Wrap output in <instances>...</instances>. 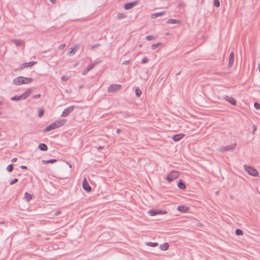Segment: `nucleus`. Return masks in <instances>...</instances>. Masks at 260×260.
Returning <instances> with one entry per match:
<instances>
[{
  "label": "nucleus",
  "mask_w": 260,
  "mask_h": 260,
  "mask_svg": "<svg viewBox=\"0 0 260 260\" xmlns=\"http://www.w3.org/2000/svg\"><path fill=\"white\" fill-rule=\"evenodd\" d=\"M99 63V62H94L93 63H91L90 64H89L87 68V70H88V71H90L91 70H92L98 63Z\"/></svg>",
  "instance_id": "nucleus-24"
},
{
  "label": "nucleus",
  "mask_w": 260,
  "mask_h": 260,
  "mask_svg": "<svg viewBox=\"0 0 260 260\" xmlns=\"http://www.w3.org/2000/svg\"><path fill=\"white\" fill-rule=\"evenodd\" d=\"M234 62V53L233 51H232L230 53V57H229V67L231 68L233 66Z\"/></svg>",
  "instance_id": "nucleus-9"
},
{
  "label": "nucleus",
  "mask_w": 260,
  "mask_h": 260,
  "mask_svg": "<svg viewBox=\"0 0 260 260\" xmlns=\"http://www.w3.org/2000/svg\"><path fill=\"white\" fill-rule=\"evenodd\" d=\"M121 87L120 84H113L108 87L107 91L108 92H114L120 90Z\"/></svg>",
  "instance_id": "nucleus-4"
},
{
  "label": "nucleus",
  "mask_w": 260,
  "mask_h": 260,
  "mask_svg": "<svg viewBox=\"0 0 260 260\" xmlns=\"http://www.w3.org/2000/svg\"><path fill=\"white\" fill-rule=\"evenodd\" d=\"M244 168L245 170L250 175L252 176H258V171L253 168V167H251L250 166H249L248 165H245L244 166Z\"/></svg>",
  "instance_id": "nucleus-2"
},
{
  "label": "nucleus",
  "mask_w": 260,
  "mask_h": 260,
  "mask_svg": "<svg viewBox=\"0 0 260 260\" xmlns=\"http://www.w3.org/2000/svg\"><path fill=\"white\" fill-rule=\"evenodd\" d=\"M160 45V43H156V44H154L152 45L151 49L152 50H154L156 48H157Z\"/></svg>",
  "instance_id": "nucleus-35"
},
{
  "label": "nucleus",
  "mask_w": 260,
  "mask_h": 260,
  "mask_svg": "<svg viewBox=\"0 0 260 260\" xmlns=\"http://www.w3.org/2000/svg\"><path fill=\"white\" fill-rule=\"evenodd\" d=\"M167 212L162 210H156V213L157 214H167Z\"/></svg>",
  "instance_id": "nucleus-32"
},
{
  "label": "nucleus",
  "mask_w": 260,
  "mask_h": 260,
  "mask_svg": "<svg viewBox=\"0 0 260 260\" xmlns=\"http://www.w3.org/2000/svg\"><path fill=\"white\" fill-rule=\"evenodd\" d=\"M74 106H71L67 108L64 109L63 111L61 116L62 117H67L74 110Z\"/></svg>",
  "instance_id": "nucleus-5"
},
{
  "label": "nucleus",
  "mask_w": 260,
  "mask_h": 260,
  "mask_svg": "<svg viewBox=\"0 0 260 260\" xmlns=\"http://www.w3.org/2000/svg\"><path fill=\"white\" fill-rule=\"evenodd\" d=\"M77 65V63H76L74 66H76Z\"/></svg>",
  "instance_id": "nucleus-59"
},
{
  "label": "nucleus",
  "mask_w": 260,
  "mask_h": 260,
  "mask_svg": "<svg viewBox=\"0 0 260 260\" xmlns=\"http://www.w3.org/2000/svg\"><path fill=\"white\" fill-rule=\"evenodd\" d=\"M80 47V44H77L75 45L74 47L70 48L71 51L69 52L70 54L74 55L75 54L76 52L78 51Z\"/></svg>",
  "instance_id": "nucleus-11"
},
{
  "label": "nucleus",
  "mask_w": 260,
  "mask_h": 260,
  "mask_svg": "<svg viewBox=\"0 0 260 260\" xmlns=\"http://www.w3.org/2000/svg\"><path fill=\"white\" fill-rule=\"evenodd\" d=\"M39 148L42 151H47L48 149L47 146L44 143L40 144L39 145Z\"/></svg>",
  "instance_id": "nucleus-18"
},
{
  "label": "nucleus",
  "mask_w": 260,
  "mask_h": 260,
  "mask_svg": "<svg viewBox=\"0 0 260 260\" xmlns=\"http://www.w3.org/2000/svg\"><path fill=\"white\" fill-rule=\"evenodd\" d=\"M52 4H55L56 0H50Z\"/></svg>",
  "instance_id": "nucleus-57"
},
{
  "label": "nucleus",
  "mask_w": 260,
  "mask_h": 260,
  "mask_svg": "<svg viewBox=\"0 0 260 260\" xmlns=\"http://www.w3.org/2000/svg\"><path fill=\"white\" fill-rule=\"evenodd\" d=\"M166 14V11H162V12H157V13H153L151 15V18L152 19H155L159 16H162L163 15H165Z\"/></svg>",
  "instance_id": "nucleus-14"
},
{
  "label": "nucleus",
  "mask_w": 260,
  "mask_h": 260,
  "mask_svg": "<svg viewBox=\"0 0 260 260\" xmlns=\"http://www.w3.org/2000/svg\"><path fill=\"white\" fill-rule=\"evenodd\" d=\"M22 82H22L21 76H19L18 77L15 78L13 81V84L16 85H19L20 84H22Z\"/></svg>",
  "instance_id": "nucleus-13"
},
{
  "label": "nucleus",
  "mask_w": 260,
  "mask_h": 260,
  "mask_svg": "<svg viewBox=\"0 0 260 260\" xmlns=\"http://www.w3.org/2000/svg\"><path fill=\"white\" fill-rule=\"evenodd\" d=\"M130 116H131V115L129 114H127V113L124 114V118H128V117H129Z\"/></svg>",
  "instance_id": "nucleus-51"
},
{
  "label": "nucleus",
  "mask_w": 260,
  "mask_h": 260,
  "mask_svg": "<svg viewBox=\"0 0 260 260\" xmlns=\"http://www.w3.org/2000/svg\"><path fill=\"white\" fill-rule=\"evenodd\" d=\"M12 42L13 43H15V44L17 46H21L23 41L22 40H17V39H14L12 40Z\"/></svg>",
  "instance_id": "nucleus-19"
},
{
  "label": "nucleus",
  "mask_w": 260,
  "mask_h": 260,
  "mask_svg": "<svg viewBox=\"0 0 260 260\" xmlns=\"http://www.w3.org/2000/svg\"><path fill=\"white\" fill-rule=\"evenodd\" d=\"M25 198L27 199V201H29L31 199V196L28 192L25 193Z\"/></svg>",
  "instance_id": "nucleus-31"
},
{
  "label": "nucleus",
  "mask_w": 260,
  "mask_h": 260,
  "mask_svg": "<svg viewBox=\"0 0 260 260\" xmlns=\"http://www.w3.org/2000/svg\"><path fill=\"white\" fill-rule=\"evenodd\" d=\"M167 23L168 24H175V23H180V21L177 20L176 19H170L167 21Z\"/></svg>",
  "instance_id": "nucleus-22"
},
{
  "label": "nucleus",
  "mask_w": 260,
  "mask_h": 260,
  "mask_svg": "<svg viewBox=\"0 0 260 260\" xmlns=\"http://www.w3.org/2000/svg\"><path fill=\"white\" fill-rule=\"evenodd\" d=\"M254 106L256 109L260 110V104L258 103H255L254 104Z\"/></svg>",
  "instance_id": "nucleus-42"
},
{
  "label": "nucleus",
  "mask_w": 260,
  "mask_h": 260,
  "mask_svg": "<svg viewBox=\"0 0 260 260\" xmlns=\"http://www.w3.org/2000/svg\"><path fill=\"white\" fill-rule=\"evenodd\" d=\"M216 74H218V75H219L220 76H223V75L225 76V75H228L227 73H216Z\"/></svg>",
  "instance_id": "nucleus-49"
},
{
  "label": "nucleus",
  "mask_w": 260,
  "mask_h": 260,
  "mask_svg": "<svg viewBox=\"0 0 260 260\" xmlns=\"http://www.w3.org/2000/svg\"><path fill=\"white\" fill-rule=\"evenodd\" d=\"M121 130L120 129H117L116 132L117 134H120Z\"/></svg>",
  "instance_id": "nucleus-55"
},
{
  "label": "nucleus",
  "mask_w": 260,
  "mask_h": 260,
  "mask_svg": "<svg viewBox=\"0 0 260 260\" xmlns=\"http://www.w3.org/2000/svg\"><path fill=\"white\" fill-rule=\"evenodd\" d=\"M21 79L22 82H23L22 84L29 83L31 82L33 80L32 78H27L22 76H21Z\"/></svg>",
  "instance_id": "nucleus-15"
},
{
  "label": "nucleus",
  "mask_w": 260,
  "mask_h": 260,
  "mask_svg": "<svg viewBox=\"0 0 260 260\" xmlns=\"http://www.w3.org/2000/svg\"><path fill=\"white\" fill-rule=\"evenodd\" d=\"M26 67H30L37 63V61H30L29 62L25 63Z\"/></svg>",
  "instance_id": "nucleus-26"
},
{
  "label": "nucleus",
  "mask_w": 260,
  "mask_h": 260,
  "mask_svg": "<svg viewBox=\"0 0 260 260\" xmlns=\"http://www.w3.org/2000/svg\"><path fill=\"white\" fill-rule=\"evenodd\" d=\"M126 17V15L124 14H122V13H119L117 15V19H124Z\"/></svg>",
  "instance_id": "nucleus-28"
},
{
  "label": "nucleus",
  "mask_w": 260,
  "mask_h": 260,
  "mask_svg": "<svg viewBox=\"0 0 260 260\" xmlns=\"http://www.w3.org/2000/svg\"><path fill=\"white\" fill-rule=\"evenodd\" d=\"M169 248V244L168 243H165L164 244L160 245V249L161 250L166 251Z\"/></svg>",
  "instance_id": "nucleus-20"
},
{
  "label": "nucleus",
  "mask_w": 260,
  "mask_h": 260,
  "mask_svg": "<svg viewBox=\"0 0 260 260\" xmlns=\"http://www.w3.org/2000/svg\"><path fill=\"white\" fill-rule=\"evenodd\" d=\"M69 77L67 76H63L61 77V80L62 81H67L69 79Z\"/></svg>",
  "instance_id": "nucleus-44"
},
{
  "label": "nucleus",
  "mask_w": 260,
  "mask_h": 260,
  "mask_svg": "<svg viewBox=\"0 0 260 260\" xmlns=\"http://www.w3.org/2000/svg\"><path fill=\"white\" fill-rule=\"evenodd\" d=\"M154 39V37L153 36H152V35L147 36L146 37V39L147 41H151V40H153Z\"/></svg>",
  "instance_id": "nucleus-38"
},
{
  "label": "nucleus",
  "mask_w": 260,
  "mask_h": 260,
  "mask_svg": "<svg viewBox=\"0 0 260 260\" xmlns=\"http://www.w3.org/2000/svg\"><path fill=\"white\" fill-rule=\"evenodd\" d=\"M236 144H232L230 145L226 146L220 148V151H228L233 150L236 146Z\"/></svg>",
  "instance_id": "nucleus-7"
},
{
  "label": "nucleus",
  "mask_w": 260,
  "mask_h": 260,
  "mask_svg": "<svg viewBox=\"0 0 260 260\" xmlns=\"http://www.w3.org/2000/svg\"><path fill=\"white\" fill-rule=\"evenodd\" d=\"M177 209L180 212H185L187 211L188 208L184 206H179L178 207Z\"/></svg>",
  "instance_id": "nucleus-21"
},
{
  "label": "nucleus",
  "mask_w": 260,
  "mask_h": 260,
  "mask_svg": "<svg viewBox=\"0 0 260 260\" xmlns=\"http://www.w3.org/2000/svg\"><path fill=\"white\" fill-rule=\"evenodd\" d=\"M129 63V60L125 61L123 62V64H127Z\"/></svg>",
  "instance_id": "nucleus-54"
},
{
  "label": "nucleus",
  "mask_w": 260,
  "mask_h": 260,
  "mask_svg": "<svg viewBox=\"0 0 260 260\" xmlns=\"http://www.w3.org/2000/svg\"><path fill=\"white\" fill-rule=\"evenodd\" d=\"M135 93L137 96L139 97L142 93V91L139 87H137L135 89Z\"/></svg>",
  "instance_id": "nucleus-27"
},
{
  "label": "nucleus",
  "mask_w": 260,
  "mask_h": 260,
  "mask_svg": "<svg viewBox=\"0 0 260 260\" xmlns=\"http://www.w3.org/2000/svg\"><path fill=\"white\" fill-rule=\"evenodd\" d=\"M57 161V160L55 159H49V160H43L42 161V163L43 164H49V163H55Z\"/></svg>",
  "instance_id": "nucleus-23"
},
{
  "label": "nucleus",
  "mask_w": 260,
  "mask_h": 260,
  "mask_svg": "<svg viewBox=\"0 0 260 260\" xmlns=\"http://www.w3.org/2000/svg\"><path fill=\"white\" fill-rule=\"evenodd\" d=\"M69 166H70V168H71V165L69 163Z\"/></svg>",
  "instance_id": "nucleus-58"
},
{
  "label": "nucleus",
  "mask_w": 260,
  "mask_h": 260,
  "mask_svg": "<svg viewBox=\"0 0 260 260\" xmlns=\"http://www.w3.org/2000/svg\"><path fill=\"white\" fill-rule=\"evenodd\" d=\"M65 47H66V44H61L60 45H59V47H58V49H59V50H62V49H63Z\"/></svg>",
  "instance_id": "nucleus-45"
},
{
  "label": "nucleus",
  "mask_w": 260,
  "mask_h": 260,
  "mask_svg": "<svg viewBox=\"0 0 260 260\" xmlns=\"http://www.w3.org/2000/svg\"><path fill=\"white\" fill-rule=\"evenodd\" d=\"M25 68H27V67H26V64L25 63H22V64H21L19 67V68L17 69V70H21Z\"/></svg>",
  "instance_id": "nucleus-40"
},
{
  "label": "nucleus",
  "mask_w": 260,
  "mask_h": 260,
  "mask_svg": "<svg viewBox=\"0 0 260 260\" xmlns=\"http://www.w3.org/2000/svg\"><path fill=\"white\" fill-rule=\"evenodd\" d=\"M225 99L227 101L229 102L233 105H235L236 104V100L234 98H233L232 96H226L225 98Z\"/></svg>",
  "instance_id": "nucleus-16"
},
{
  "label": "nucleus",
  "mask_w": 260,
  "mask_h": 260,
  "mask_svg": "<svg viewBox=\"0 0 260 260\" xmlns=\"http://www.w3.org/2000/svg\"><path fill=\"white\" fill-rule=\"evenodd\" d=\"M103 148H104V147H103V146H99V147L98 148V150H101V149H102Z\"/></svg>",
  "instance_id": "nucleus-56"
},
{
  "label": "nucleus",
  "mask_w": 260,
  "mask_h": 260,
  "mask_svg": "<svg viewBox=\"0 0 260 260\" xmlns=\"http://www.w3.org/2000/svg\"><path fill=\"white\" fill-rule=\"evenodd\" d=\"M100 46V44H96L95 45H93L91 47V49H94L95 48H96V47H98Z\"/></svg>",
  "instance_id": "nucleus-46"
},
{
  "label": "nucleus",
  "mask_w": 260,
  "mask_h": 260,
  "mask_svg": "<svg viewBox=\"0 0 260 260\" xmlns=\"http://www.w3.org/2000/svg\"><path fill=\"white\" fill-rule=\"evenodd\" d=\"M20 168L22 169H26L27 168L25 166H20Z\"/></svg>",
  "instance_id": "nucleus-53"
},
{
  "label": "nucleus",
  "mask_w": 260,
  "mask_h": 260,
  "mask_svg": "<svg viewBox=\"0 0 260 260\" xmlns=\"http://www.w3.org/2000/svg\"><path fill=\"white\" fill-rule=\"evenodd\" d=\"M82 187L83 189L87 192H90L91 190V187L87 181L86 178H84L83 181Z\"/></svg>",
  "instance_id": "nucleus-6"
},
{
  "label": "nucleus",
  "mask_w": 260,
  "mask_h": 260,
  "mask_svg": "<svg viewBox=\"0 0 260 260\" xmlns=\"http://www.w3.org/2000/svg\"><path fill=\"white\" fill-rule=\"evenodd\" d=\"M137 4V2H133L131 3H126L124 6V8L125 10H129L136 6Z\"/></svg>",
  "instance_id": "nucleus-8"
},
{
  "label": "nucleus",
  "mask_w": 260,
  "mask_h": 260,
  "mask_svg": "<svg viewBox=\"0 0 260 260\" xmlns=\"http://www.w3.org/2000/svg\"><path fill=\"white\" fill-rule=\"evenodd\" d=\"M44 109L43 108H41L40 109V111H39V114H38V116L39 117H42L44 114Z\"/></svg>",
  "instance_id": "nucleus-34"
},
{
  "label": "nucleus",
  "mask_w": 260,
  "mask_h": 260,
  "mask_svg": "<svg viewBox=\"0 0 260 260\" xmlns=\"http://www.w3.org/2000/svg\"><path fill=\"white\" fill-rule=\"evenodd\" d=\"M25 68H27V67H26V64L25 63H22V64H21L19 67V68L17 69V70H21Z\"/></svg>",
  "instance_id": "nucleus-41"
},
{
  "label": "nucleus",
  "mask_w": 260,
  "mask_h": 260,
  "mask_svg": "<svg viewBox=\"0 0 260 260\" xmlns=\"http://www.w3.org/2000/svg\"><path fill=\"white\" fill-rule=\"evenodd\" d=\"M179 176V172L176 171L171 172L167 176L166 179L169 182H171Z\"/></svg>",
  "instance_id": "nucleus-3"
},
{
  "label": "nucleus",
  "mask_w": 260,
  "mask_h": 260,
  "mask_svg": "<svg viewBox=\"0 0 260 260\" xmlns=\"http://www.w3.org/2000/svg\"><path fill=\"white\" fill-rule=\"evenodd\" d=\"M235 233L237 235L241 236L243 234V231L240 229H237L235 231Z\"/></svg>",
  "instance_id": "nucleus-33"
},
{
  "label": "nucleus",
  "mask_w": 260,
  "mask_h": 260,
  "mask_svg": "<svg viewBox=\"0 0 260 260\" xmlns=\"http://www.w3.org/2000/svg\"><path fill=\"white\" fill-rule=\"evenodd\" d=\"M13 166L12 164L8 165V166L7 167V170L9 172H12L13 171Z\"/></svg>",
  "instance_id": "nucleus-36"
},
{
  "label": "nucleus",
  "mask_w": 260,
  "mask_h": 260,
  "mask_svg": "<svg viewBox=\"0 0 260 260\" xmlns=\"http://www.w3.org/2000/svg\"><path fill=\"white\" fill-rule=\"evenodd\" d=\"M147 245L150 247H156L158 245V244L157 242H148Z\"/></svg>",
  "instance_id": "nucleus-29"
},
{
  "label": "nucleus",
  "mask_w": 260,
  "mask_h": 260,
  "mask_svg": "<svg viewBox=\"0 0 260 260\" xmlns=\"http://www.w3.org/2000/svg\"><path fill=\"white\" fill-rule=\"evenodd\" d=\"M149 61V59L148 58H147L146 57H144L142 58V63H146L148 62Z\"/></svg>",
  "instance_id": "nucleus-39"
},
{
  "label": "nucleus",
  "mask_w": 260,
  "mask_h": 260,
  "mask_svg": "<svg viewBox=\"0 0 260 260\" xmlns=\"http://www.w3.org/2000/svg\"><path fill=\"white\" fill-rule=\"evenodd\" d=\"M88 72V70L86 69L82 72V75H85Z\"/></svg>",
  "instance_id": "nucleus-50"
},
{
  "label": "nucleus",
  "mask_w": 260,
  "mask_h": 260,
  "mask_svg": "<svg viewBox=\"0 0 260 260\" xmlns=\"http://www.w3.org/2000/svg\"><path fill=\"white\" fill-rule=\"evenodd\" d=\"M17 160V158L16 157L13 158L12 159V161L13 162H15Z\"/></svg>",
  "instance_id": "nucleus-52"
},
{
  "label": "nucleus",
  "mask_w": 260,
  "mask_h": 260,
  "mask_svg": "<svg viewBox=\"0 0 260 260\" xmlns=\"http://www.w3.org/2000/svg\"><path fill=\"white\" fill-rule=\"evenodd\" d=\"M178 187L179 188L181 189H185L186 188V186L185 184L181 180H179V181L178 183Z\"/></svg>",
  "instance_id": "nucleus-17"
},
{
  "label": "nucleus",
  "mask_w": 260,
  "mask_h": 260,
  "mask_svg": "<svg viewBox=\"0 0 260 260\" xmlns=\"http://www.w3.org/2000/svg\"><path fill=\"white\" fill-rule=\"evenodd\" d=\"M18 179H16V178L14 179L11 181V182H10V184L13 185V184L17 183L18 182Z\"/></svg>",
  "instance_id": "nucleus-43"
},
{
  "label": "nucleus",
  "mask_w": 260,
  "mask_h": 260,
  "mask_svg": "<svg viewBox=\"0 0 260 260\" xmlns=\"http://www.w3.org/2000/svg\"><path fill=\"white\" fill-rule=\"evenodd\" d=\"M60 213H61L60 210H58L57 211H56V212H55L53 214V215L54 216H57V215H59Z\"/></svg>",
  "instance_id": "nucleus-47"
},
{
  "label": "nucleus",
  "mask_w": 260,
  "mask_h": 260,
  "mask_svg": "<svg viewBox=\"0 0 260 260\" xmlns=\"http://www.w3.org/2000/svg\"><path fill=\"white\" fill-rule=\"evenodd\" d=\"M214 5L216 7H219L220 6V2L218 0H214Z\"/></svg>",
  "instance_id": "nucleus-37"
},
{
  "label": "nucleus",
  "mask_w": 260,
  "mask_h": 260,
  "mask_svg": "<svg viewBox=\"0 0 260 260\" xmlns=\"http://www.w3.org/2000/svg\"><path fill=\"white\" fill-rule=\"evenodd\" d=\"M148 214H149L150 216H154V215H157V213H156V210H153V209L149 210L148 211Z\"/></svg>",
  "instance_id": "nucleus-25"
},
{
  "label": "nucleus",
  "mask_w": 260,
  "mask_h": 260,
  "mask_svg": "<svg viewBox=\"0 0 260 260\" xmlns=\"http://www.w3.org/2000/svg\"><path fill=\"white\" fill-rule=\"evenodd\" d=\"M66 122V120H65V119L57 120V121H55L54 122L52 123L49 125H48L47 126H46V127L43 130V132L44 133H46L50 131L55 129L57 128H58L60 126L63 125Z\"/></svg>",
  "instance_id": "nucleus-1"
},
{
  "label": "nucleus",
  "mask_w": 260,
  "mask_h": 260,
  "mask_svg": "<svg viewBox=\"0 0 260 260\" xmlns=\"http://www.w3.org/2000/svg\"><path fill=\"white\" fill-rule=\"evenodd\" d=\"M41 97L40 94H37L33 96L34 99H38Z\"/></svg>",
  "instance_id": "nucleus-48"
},
{
  "label": "nucleus",
  "mask_w": 260,
  "mask_h": 260,
  "mask_svg": "<svg viewBox=\"0 0 260 260\" xmlns=\"http://www.w3.org/2000/svg\"><path fill=\"white\" fill-rule=\"evenodd\" d=\"M31 90L30 89H28L26 91L21 94L20 97L22 100H25L31 94Z\"/></svg>",
  "instance_id": "nucleus-12"
},
{
  "label": "nucleus",
  "mask_w": 260,
  "mask_h": 260,
  "mask_svg": "<svg viewBox=\"0 0 260 260\" xmlns=\"http://www.w3.org/2000/svg\"><path fill=\"white\" fill-rule=\"evenodd\" d=\"M184 136H185L184 134H177V135H174L172 137V139L175 142H178V141H180L182 138H183Z\"/></svg>",
  "instance_id": "nucleus-10"
},
{
  "label": "nucleus",
  "mask_w": 260,
  "mask_h": 260,
  "mask_svg": "<svg viewBox=\"0 0 260 260\" xmlns=\"http://www.w3.org/2000/svg\"><path fill=\"white\" fill-rule=\"evenodd\" d=\"M11 100L12 101H19L21 99V98L20 97V95H15L11 98Z\"/></svg>",
  "instance_id": "nucleus-30"
}]
</instances>
